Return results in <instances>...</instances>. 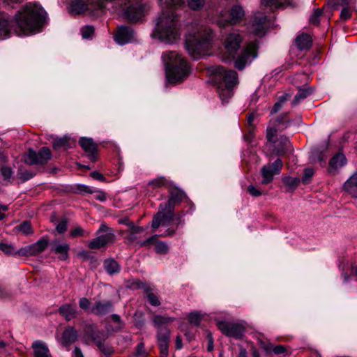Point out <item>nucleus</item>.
Listing matches in <instances>:
<instances>
[{"label":"nucleus","instance_id":"obj_63","mask_svg":"<svg viewBox=\"0 0 357 357\" xmlns=\"http://www.w3.org/2000/svg\"><path fill=\"white\" fill-rule=\"evenodd\" d=\"M78 188H79V190L83 192H86V193H89V194H93V192H95V190L93 189H92L91 187H89L87 185H79Z\"/></svg>","mask_w":357,"mask_h":357},{"label":"nucleus","instance_id":"obj_33","mask_svg":"<svg viewBox=\"0 0 357 357\" xmlns=\"http://www.w3.org/2000/svg\"><path fill=\"white\" fill-rule=\"evenodd\" d=\"M73 142L68 137H63L60 138H56L53 141V149L54 150L63 149L67 150L72 147Z\"/></svg>","mask_w":357,"mask_h":357},{"label":"nucleus","instance_id":"obj_18","mask_svg":"<svg viewBox=\"0 0 357 357\" xmlns=\"http://www.w3.org/2000/svg\"><path fill=\"white\" fill-rule=\"evenodd\" d=\"M170 331L168 328H160L157 333V343L160 348V357H167L169 355Z\"/></svg>","mask_w":357,"mask_h":357},{"label":"nucleus","instance_id":"obj_36","mask_svg":"<svg viewBox=\"0 0 357 357\" xmlns=\"http://www.w3.org/2000/svg\"><path fill=\"white\" fill-rule=\"evenodd\" d=\"M88 9V4L83 0H76L72 2L70 10L75 14H81Z\"/></svg>","mask_w":357,"mask_h":357},{"label":"nucleus","instance_id":"obj_9","mask_svg":"<svg viewBox=\"0 0 357 357\" xmlns=\"http://www.w3.org/2000/svg\"><path fill=\"white\" fill-rule=\"evenodd\" d=\"M287 112L282 113L273 121L272 126L266 129V139L268 142H273V138L278 131L286 129L290 125L291 120Z\"/></svg>","mask_w":357,"mask_h":357},{"label":"nucleus","instance_id":"obj_46","mask_svg":"<svg viewBox=\"0 0 357 357\" xmlns=\"http://www.w3.org/2000/svg\"><path fill=\"white\" fill-rule=\"evenodd\" d=\"M0 250L7 255H17V250L10 244L0 243Z\"/></svg>","mask_w":357,"mask_h":357},{"label":"nucleus","instance_id":"obj_55","mask_svg":"<svg viewBox=\"0 0 357 357\" xmlns=\"http://www.w3.org/2000/svg\"><path fill=\"white\" fill-rule=\"evenodd\" d=\"M185 216V213L183 211H179L177 213H175L174 220L176 221V226L178 227L179 226H183L185 224V221L183 220V217Z\"/></svg>","mask_w":357,"mask_h":357},{"label":"nucleus","instance_id":"obj_7","mask_svg":"<svg viewBox=\"0 0 357 357\" xmlns=\"http://www.w3.org/2000/svg\"><path fill=\"white\" fill-rule=\"evenodd\" d=\"M271 25V20L261 12H256L248 24V31L258 37H263Z\"/></svg>","mask_w":357,"mask_h":357},{"label":"nucleus","instance_id":"obj_3","mask_svg":"<svg viewBox=\"0 0 357 357\" xmlns=\"http://www.w3.org/2000/svg\"><path fill=\"white\" fill-rule=\"evenodd\" d=\"M243 40V36L238 31H234L225 36L223 43L228 61H234L238 70H243L257 56V42H250L241 47Z\"/></svg>","mask_w":357,"mask_h":357},{"label":"nucleus","instance_id":"obj_37","mask_svg":"<svg viewBox=\"0 0 357 357\" xmlns=\"http://www.w3.org/2000/svg\"><path fill=\"white\" fill-rule=\"evenodd\" d=\"M233 88L227 86H218L219 96L222 102H227L229 99L233 96Z\"/></svg>","mask_w":357,"mask_h":357},{"label":"nucleus","instance_id":"obj_4","mask_svg":"<svg viewBox=\"0 0 357 357\" xmlns=\"http://www.w3.org/2000/svg\"><path fill=\"white\" fill-rule=\"evenodd\" d=\"M162 58L165 64L166 75L170 83L183 82L190 74V66L185 58L176 52H163Z\"/></svg>","mask_w":357,"mask_h":357},{"label":"nucleus","instance_id":"obj_21","mask_svg":"<svg viewBox=\"0 0 357 357\" xmlns=\"http://www.w3.org/2000/svg\"><path fill=\"white\" fill-rule=\"evenodd\" d=\"M271 144H274L275 145L273 149V153L276 155L280 156L285 154L287 151L291 150V143L289 138L284 135H282L278 140H275V137L273 138V142H269Z\"/></svg>","mask_w":357,"mask_h":357},{"label":"nucleus","instance_id":"obj_15","mask_svg":"<svg viewBox=\"0 0 357 357\" xmlns=\"http://www.w3.org/2000/svg\"><path fill=\"white\" fill-rule=\"evenodd\" d=\"M83 326V340L86 344H96L107 335L104 331L98 330L95 324L84 322Z\"/></svg>","mask_w":357,"mask_h":357},{"label":"nucleus","instance_id":"obj_56","mask_svg":"<svg viewBox=\"0 0 357 357\" xmlns=\"http://www.w3.org/2000/svg\"><path fill=\"white\" fill-rule=\"evenodd\" d=\"M56 229L59 234L65 232L67 230V220L66 219L61 220L57 224Z\"/></svg>","mask_w":357,"mask_h":357},{"label":"nucleus","instance_id":"obj_19","mask_svg":"<svg viewBox=\"0 0 357 357\" xmlns=\"http://www.w3.org/2000/svg\"><path fill=\"white\" fill-rule=\"evenodd\" d=\"M134 30L130 26L121 25L118 26L114 38L118 44L123 45L130 43L134 38Z\"/></svg>","mask_w":357,"mask_h":357},{"label":"nucleus","instance_id":"obj_8","mask_svg":"<svg viewBox=\"0 0 357 357\" xmlns=\"http://www.w3.org/2000/svg\"><path fill=\"white\" fill-rule=\"evenodd\" d=\"M52 157L49 148L42 147L38 152L29 149L24 157V161L29 165H43L46 164Z\"/></svg>","mask_w":357,"mask_h":357},{"label":"nucleus","instance_id":"obj_30","mask_svg":"<svg viewBox=\"0 0 357 357\" xmlns=\"http://www.w3.org/2000/svg\"><path fill=\"white\" fill-rule=\"evenodd\" d=\"M59 312L66 321H70L75 319L78 313L76 308L69 303H65L61 305L59 308Z\"/></svg>","mask_w":357,"mask_h":357},{"label":"nucleus","instance_id":"obj_49","mask_svg":"<svg viewBox=\"0 0 357 357\" xmlns=\"http://www.w3.org/2000/svg\"><path fill=\"white\" fill-rule=\"evenodd\" d=\"M158 235H153L151 237L148 238L147 239L143 241H139L137 243L141 247H149L151 245H155V243L158 241Z\"/></svg>","mask_w":357,"mask_h":357},{"label":"nucleus","instance_id":"obj_62","mask_svg":"<svg viewBox=\"0 0 357 357\" xmlns=\"http://www.w3.org/2000/svg\"><path fill=\"white\" fill-rule=\"evenodd\" d=\"M273 351L275 354H281L286 351V349L283 345H277L275 347H273Z\"/></svg>","mask_w":357,"mask_h":357},{"label":"nucleus","instance_id":"obj_47","mask_svg":"<svg viewBox=\"0 0 357 357\" xmlns=\"http://www.w3.org/2000/svg\"><path fill=\"white\" fill-rule=\"evenodd\" d=\"M188 6L192 10H199L205 5V0H188Z\"/></svg>","mask_w":357,"mask_h":357},{"label":"nucleus","instance_id":"obj_58","mask_svg":"<svg viewBox=\"0 0 357 357\" xmlns=\"http://www.w3.org/2000/svg\"><path fill=\"white\" fill-rule=\"evenodd\" d=\"M248 192L253 197H259L262 195V192L253 185L248 187Z\"/></svg>","mask_w":357,"mask_h":357},{"label":"nucleus","instance_id":"obj_17","mask_svg":"<svg viewBox=\"0 0 357 357\" xmlns=\"http://www.w3.org/2000/svg\"><path fill=\"white\" fill-rule=\"evenodd\" d=\"M214 73L222 79L225 86L234 87L238 84V74L234 70H227L223 66H217Z\"/></svg>","mask_w":357,"mask_h":357},{"label":"nucleus","instance_id":"obj_32","mask_svg":"<svg viewBox=\"0 0 357 357\" xmlns=\"http://www.w3.org/2000/svg\"><path fill=\"white\" fill-rule=\"evenodd\" d=\"M103 267L105 271L110 275L117 274L121 271L120 264L113 258H107L103 261Z\"/></svg>","mask_w":357,"mask_h":357},{"label":"nucleus","instance_id":"obj_11","mask_svg":"<svg viewBox=\"0 0 357 357\" xmlns=\"http://www.w3.org/2000/svg\"><path fill=\"white\" fill-rule=\"evenodd\" d=\"M174 209L159 205L158 212L153 216L151 227L153 229H158L160 225H166L174 220L175 213Z\"/></svg>","mask_w":357,"mask_h":357},{"label":"nucleus","instance_id":"obj_42","mask_svg":"<svg viewBox=\"0 0 357 357\" xmlns=\"http://www.w3.org/2000/svg\"><path fill=\"white\" fill-rule=\"evenodd\" d=\"M144 293L146 294L149 303L153 306H159L160 301L158 297L151 292V289L149 287H146L144 289Z\"/></svg>","mask_w":357,"mask_h":357},{"label":"nucleus","instance_id":"obj_43","mask_svg":"<svg viewBox=\"0 0 357 357\" xmlns=\"http://www.w3.org/2000/svg\"><path fill=\"white\" fill-rule=\"evenodd\" d=\"M188 321L190 324L195 326H199L202 320V316L199 312H192L188 316Z\"/></svg>","mask_w":357,"mask_h":357},{"label":"nucleus","instance_id":"obj_64","mask_svg":"<svg viewBox=\"0 0 357 357\" xmlns=\"http://www.w3.org/2000/svg\"><path fill=\"white\" fill-rule=\"evenodd\" d=\"M260 347L267 352L271 351L273 349V344L271 343H266L261 340L260 341Z\"/></svg>","mask_w":357,"mask_h":357},{"label":"nucleus","instance_id":"obj_14","mask_svg":"<svg viewBox=\"0 0 357 357\" xmlns=\"http://www.w3.org/2000/svg\"><path fill=\"white\" fill-rule=\"evenodd\" d=\"M245 18V11L242 6L239 5L233 6L229 13V17L226 19H220L218 20V24L220 27L234 25L241 23Z\"/></svg>","mask_w":357,"mask_h":357},{"label":"nucleus","instance_id":"obj_51","mask_svg":"<svg viewBox=\"0 0 357 357\" xmlns=\"http://www.w3.org/2000/svg\"><path fill=\"white\" fill-rule=\"evenodd\" d=\"M314 175V170L312 168H306L304 170L303 175L302 177V182L303 184H307L310 180Z\"/></svg>","mask_w":357,"mask_h":357},{"label":"nucleus","instance_id":"obj_31","mask_svg":"<svg viewBox=\"0 0 357 357\" xmlns=\"http://www.w3.org/2000/svg\"><path fill=\"white\" fill-rule=\"evenodd\" d=\"M77 331L73 326H68L62 334V340L66 345L74 343L77 340Z\"/></svg>","mask_w":357,"mask_h":357},{"label":"nucleus","instance_id":"obj_1","mask_svg":"<svg viewBox=\"0 0 357 357\" xmlns=\"http://www.w3.org/2000/svg\"><path fill=\"white\" fill-rule=\"evenodd\" d=\"M47 13L38 3H27L11 20L8 15H0V40L15 33L17 36L29 35L40 29L45 23Z\"/></svg>","mask_w":357,"mask_h":357},{"label":"nucleus","instance_id":"obj_48","mask_svg":"<svg viewBox=\"0 0 357 357\" xmlns=\"http://www.w3.org/2000/svg\"><path fill=\"white\" fill-rule=\"evenodd\" d=\"M17 175L22 182H25L33 178L36 175V174L30 170L20 169L17 172Z\"/></svg>","mask_w":357,"mask_h":357},{"label":"nucleus","instance_id":"obj_24","mask_svg":"<svg viewBox=\"0 0 357 357\" xmlns=\"http://www.w3.org/2000/svg\"><path fill=\"white\" fill-rule=\"evenodd\" d=\"M172 181L169 180L165 176H158L151 181H150L147 183V191L148 192L151 191L157 190L158 189H160L162 188H172Z\"/></svg>","mask_w":357,"mask_h":357},{"label":"nucleus","instance_id":"obj_52","mask_svg":"<svg viewBox=\"0 0 357 357\" xmlns=\"http://www.w3.org/2000/svg\"><path fill=\"white\" fill-rule=\"evenodd\" d=\"M94 33V28L92 26H86L82 29V36L83 38H89Z\"/></svg>","mask_w":357,"mask_h":357},{"label":"nucleus","instance_id":"obj_16","mask_svg":"<svg viewBox=\"0 0 357 357\" xmlns=\"http://www.w3.org/2000/svg\"><path fill=\"white\" fill-rule=\"evenodd\" d=\"M79 144L91 162L98 160V144L93 142L92 138L81 137Z\"/></svg>","mask_w":357,"mask_h":357},{"label":"nucleus","instance_id":"obj_23","mask_svg":"<svg viewBox=\"0 0 357 357\" xmlns=\"http://www.w3.org/2000/svg\"><path fill=\"white\" fill-rule=\"evenodd\" d=\"M342 190L351 197L357 199V169L344 183Z\"/></svg>","mask_w":357,"mask_h":357},{"label":"nucleus","instance_id":"obj_25","mask_svg":"<svg viewBox=\"0 0 357 357\" xmlns=\"http://www.w3.org/2000/svg\"><path fill=\"white\" fill-rule=\"evenodd\" d=\"M347 164V158L343 153H337L329 161L328 172L335 174L337 170Z\"/></svg>","mask_w":357,"mask_h":357},{"label":"nucleus","instance_id":"obj_34","mask_svg":"<svg viewBox=\"0 0 357 357\" xmlns=\"http://www.w3.org/2000/svg\"><path fill=\"white\" fill-rule=\"evenodd\" d=\"M312 92H313V89L311 87H308V88H305V89H300L298 93H297L296 94V96H294V98L291 102V105L292 106L297 105L298 104H299V102L301 100L305 99L307 97L310 96L312 93Z\"/></svg>","mask_w":357,"mask_h":357},{"label":"nucleus","instance_id":"obj_6","mask_svg":"<svg viewBox=\"0 0 357 357\" xmlns=\"http://www.w3.org/2000/svg\"><path fill=\"white\" fill-rule=\"evenodd\" d=\"M96 234L98 236L93 238L88 244L90 249L98 250L116 241V235L113 229L109 227L105 222L101 223Z\"/></svg>","mask_w":357,"mask_h":357},{"label":"nucleus","instance_id":"obj_39","mask_svg":"<svg viewBox=\"0 0 357 357\" xmlns=\"http://www.w3.org/2000/svg\"><path fill=\"white\" fill-rule=\"evenodd\" d=\"M174 321V318L164 317L161 315H155L153 318L154 326H157L158 329L162 328V326L167 325Z\"/></svg>","mask_w":357,"mask_h":357},{"label":"nucleus","instance_id":"obj_2","mask_svg":"<svg viewBox=\"0 0 357 357\" xmlns=\"http://www.w3.org/2000/svg\"><path fill=\"white\" fill-rule=\"evenodd\" d=\"M163 9L159 16L153 37L167 44H173L180 38L181 33L178 26L177 15L172 10L184 3L183 0H159Z\"/></svg>","mask_w":357,"mask_h":357},{"label":"nucleus","instance_id":"obj_61","mask_svg":"<svg viewBox=\"0 0 357 357\" xmlns=\"http://www.w3.org/2000/svg\"><path fill=\"white\" fill-rule=\"evenodd\" d=\"M90 175L94 179H96V180H98V181H106V178L102 174H100V172H98L97 171L92 172L90 174Z\"/></svg>","mask_w":357,"mask_h":357},{"label":"nucleus","instance_id":"obj_26","mask_svg":"<svg viewBox=\"0 0 357 357\" xmlns=\"http://www.w3.org/2000/svg\"><path fill=\"white\" fill-rule=\"evenodd\" d=\"M34 357H52L47 344L42 340H36L31 344Z\"/></svg>","mask_w":357,"mask_h":357},{"label":"nucleus","instance_id":"obj_38","mask_svg":"<svg viewBox=\"0 0 357 357\" xmlns=\"http://www.w3.org/2000/svg\"><path fill=\"white\" fill-rule=\"evenodd\" d=\"M0 173L3 178V180L6 183H11L12 177L14 172L10 167H8L7 165H1L0 167Z\"/></svg>","mask_w":357,"mask_h":357},{"label":"nucleus","instance_id":"obj_10","mask_svg":"<svg viewBox=\"0 0 357 357\" xmlns=\"http://www.w3.org/2000/svg\"><path fill=\"white\" fill-rule=\"evenodd\" d=\"M217 326L224 335L236 339H241L245 331L242 324L226 321H218Z\"/></svg>","mask_w":357,"mask_h":357},{"label":"nucleus","instance_id":"obj_29","mask_svg":"<svg viewBox=\"0 0 357 357\" xmlns=\"http://www.w3.org/2000/svg\"><path fill=\"white\" fill-rule=\"evenodd\" d=\"M295 43L299 50H307L312 45V40L309 34L303 33L296 37Z\"/></svg>","mask_w":357,"mask_h":357},{"label":"nucleus","instance_id":"obj_35","mask_svg":"<svg viewBox=\"0 0 357 357\" xmlns=\"http://www.w3.org/2000/svg\"><path fill=\"white\" fill-rule=\"evenodd\" d=\"M107 338V336L106 335L100 341H98L96 344L102 353H103L105 356H109L114 352V349L110 344L105 342Z\"/></svg>","mask_w":357,"mask_h":357},{"label":"nucleus","instance_id":"obj_53","mask_svg":"<svg viewBox=\"0 0 357 357\" xmlns=\"http://www.w3.org/2000/svg\"><path fill=\"white\" fill-rule=\"evenodd\" d=\"M351 16V10L349 7L345 6L342 8L340 13V19L342 21L348 20Z\"/></svg>","mask_w":357,"mask_h":357},{"label":"nucleus","instance_id":"obj_20","mask_svg":"<svg viewBox=\"0 0 357 357\" xmlns=\"http://www.w3.org/2000/svg\"><path fill=\"white\" fill-rule=\"evenodd\" d=\"M186 195L185 192L178 188H170L169 190V198L167 202L161 203L162 206L170 209L175 208V206L179 204L185 198Z\"/></svg>","mask_w":357,"mask_h":357},{"label":"nucleus","instance_id":"obj_40","mask_svg":"<svg viewBox=\"0 0 357 357\" xmlns=\"http://www.w3.org/2000/svg\"><path fill=\"white\" fill-rule=\"evenodd\" d=\"M266 6H275L276 8L285 7L291 5V0H262Z\"/></svg>","mask_w":357,"mask_h":357},{"label":"nucleus","instance_id":"obj_60","mask_svg":"<svg viewBox=\"0 0 357 357\" xmlns=\"http://www.w3.org/2000/svg\"><path fill=\"white\" fill-rule=\"evenodd\" d=\"M70 236L73 238H76L77 236H84V230L80 227H76L75 229L70 231Z\"/></svg>","mask_w":357,"mask_h":357},{"label":"nucleus","instance_id":"obj_45","mask_svg":"<svg viewBox=\"0 0 357 357\" xmlns=\"http://www.w3.org/2000/svg\"><path fill=\"white\" fill-rule=\"evenodd\" d=\"M169 246L165 242L157 241L155 243V251L157 254L166 255L169 252Z\"/></svg>","mask_w":357,"mask_h":357},{"label":"nucleus","instance_id":"obj_27","mask_svg":"<svg viewBox=\"0 0 357 357\" xmlns=\"http://www.w3.org/2000/svg\"><path fill=\"white\" fill-rule=\"evenodd\" d=\"M51 250L58 255L59 259L64 261L68 259L70 245L66 243L53 242Z\"/></svg>","mask_w":357,"mask_h":357},{"label":"nucleus","instance_id":"obj_59","mask_svg":"<svg viewBox=\"0 0 357 357\" xmlns=\"http://www.w3.org/2000/svg\"><path fill=\"white\" fill-rule=\"evenodd\" d=\"M118 223L119 225H124L128 227V229L131 228L132 226L135 225L132 221H131L128 217H123L121 218H119L118 220Z\"/></svg>","mask_w":357,"mask_h":357},{"label":"nucleus","instance_id":"obj_41","mask_svg":"<svg viewBox=\"0 0 357 357\" xmlns=\"http://www.w3.org/2000/svg\"><path fill=\"white\" fill-rule=\"evenodd\" d=\"M282 180L283 183L291 190H295L301 182L298 177L284 176Z\"/></svg>","mask_w":357,"mask_h":357},{"label":"nucleus","instance_id":"obj_28","mask_svg":"<svg viewBox=\"0 0 357 357\" xmlns=\"http://www.w3.org/2000/svg\"><path fill=\"white\" fill-rule=\"evenodd\" d=\"M143 231H144V229L142 227L134 225L128 230L121 231V234H127V236L125 237V242L127 244H132L139 238V234Z\"/></svg>","mask_w":357,"mask_h":357},{"label":"nucleus","instance_id":"obj_12","mask_svg":"<svg viewBox=\"0 0 357 357\" xmlns=\"http://www.w3.org/2000/svg\"><path fill=\"white\" fill-rule=\"evenodd\" d=\"M283 166L281 159L278 158L272 163H268L262 167L261 174L262 176L261 184L267 185L271 183L275 174H278Z\"/></svg>","mask_w":357,"mask_h":357},{"label":"nucleus","instance_id":"obj_44","mask_svg":"<svg viewBox=\"0 0 357 357\" xmlns=\"http://www.w3.org/2000/svg\"><path fill=\"white\" fill-rule=\"evenodd\" d=\"M15 229L25 235H29L33 233L31 223L29 221L23 222L17 225Z\"/></svg>","mask_w":357,"mask_h":357},{"label":"nucleus","instance_id":"obj_54","mask_svg":"<svg viewBox=\"0 0 357 357\" xmlns=\"http://www.w3.org/2000/svg\"><path fill=\"white\" fill-rule=\"evenodd\" d=\"M146 352L144 349V344L143 342L139 343L136 347L135 356L136 357H145Z\"/></svg>","mask_w":357,"mask_h":357},{"label":"nucleus","instance_id":"obj_57","mask_svg":"<svg viewBox=\"0 0 357 357\" xmlns=\"http://www.w3.org/2000/svg\"><path fill=\"white\" fill-rule=\"evenodd\" d=\"M91 302L86 298H81L79 301V306L81 309L86 310L90 307Z\"/></svg>","mask_w":357,"mask_h":357},{"label":"nucleus","instance_id":"obj_22","mask_svg":"<svg viewBox=\"0 0 357 357\" xmlns=\"http://www.w3.org/2000/svg\"><path fill=\"white\" fill-rule=\"evenodd\" d=\"M113 310V303L111 301H96L91 308V312L97 316H104Z\"/></svg>","mask_w":357,"mask_h":357},{"label":"nucleus","instance_id":"obj_50","mask_svg":"<svg viewBox=\"0 0 357 357\" xmlns=\"http://www.w3.org/2000/svg\"><path fill=\"white\" fill-rule=\"evenodd\" d=\"M322 10L316 9L310 17V22L312 24L317 25L319 23V17L322 15Z\"/></svg>","mask_w":357,"mask_h":357},{"label":"nucleus","instance_id":"obj_13","mask_svg":"<svg viewBox=\"0 0 357 357\" xmlns=\"http://www.w3.org/2000/svg\"><path fill=\"white\" fill-rule=\"evenodd\" d=\"M48 245V238L43 237L36 243L19 249L17 250V255L22 257L37 255L45 250Z\"/></svg>","mask_w":357,"mask_h":357},{"label":"nucleus","instance_id":"obj_5","mask_svg":"<svg viewBox=\"0 0 357 357\" xmlns=\"http://www.w3.org/2000/svg\"><path fill=\"white\" fill-rule=\"evenodd\" d=\"M212 38L213 33L211 29L201 28L197 33L187 36L186 50L194 59H199L211 47Z\"/></svg>","mask_w":357,"mask_h":357}]
</instances>
